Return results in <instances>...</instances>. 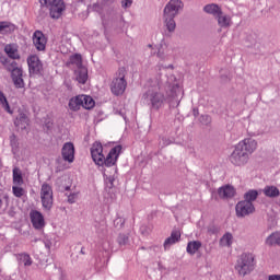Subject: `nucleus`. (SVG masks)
Listing matches in <instances>:
<instances>
[{"label": "nucleus", "mask_w": 280, "mask_h": 280, "mask_svg": "<svg viewBox=\"0 0 280 280\" xmlns=\"http://www.w3.org/2000/svg\"><path fill=\"white\" fill-rule=\"evenodd\" d=\"M121 150V144H117L110 149L106 156L104 155V145H102V142L95 141L90 149V153L95 165H98L100 167H104V165L105 167H113L114 165H117Z\"/></svg>", "instance_id": "f257e3e1"}, {"label": "nucleus", "mask_w": 280, "mask_h": 280, "mask_svg": "<svg viewBox=\"0 0 280 280\" xmlns=\"http://www.w3.org/2000/svg\"><path fill=\"white\" fill-rule=\"evenodd\" d=\"M257 150V142L253 138H245L240 141L235 147L233 152L230 154V163L234 167H244L248 165L250 161V154Z\"/></svg>", "instance_id": "f03ea898"}, {"label": "nucleus", "mask_w": 280, "mask_h": 280, "mask_svg": "<svg viewBox=\"0 0 280 280\" xmlns=\"http://www.w3.org/2000/svg\"><path fill=\"white\" fill-rule=\"evenodd\" d=\"M142 100L148 104L151 110H161L165 106L167 98L163 92V81L155 79L151 81V84L145 93L142 95Z\"/></svg>", "instance_id": "7ed1b4c3"}, {"label": "nucleus", "mask_w": 280, "mask_h": 280, "mask_svg": "<svg viewBox=\"0 0 280 280\" xmlns=\"http://www.w3.org/2000/svg\"><path fill=\"white\" fill-rule=\"evenodd\" d=\"M185 3L182 0H170L163 10V21L168 32H175L176 30V16L180 14Z\"/></svg>", "instance_id": "20e7f679"}, {"label": "nucleus", "mask_w": 280, "mask_h": 280, "mask_svg": "<svg viewBox=\"0 0 280 280\" xmlns=\"http://www.w3.org/2000/svg\"><path fill=\"white\" fill-rule=\"evenodd\" d=\"M235 270L241 277H246L255 270V256L250 253H243L237 259Z\"/></svg>", "instance_id": "39448f33"}, {"label": "nucleus", "mask_w": 280, "mask_h": 280, "mask_svg": "<svg viewBox=\"0 0 280 280\" xmlns=\"http://www.w3.org/2000/svg\"><path fill=\"white\" fill-rule=\"evenodd\" d=\"M128 82L126 81V69L120 68L117 72V77L113 79L110 83V91L113 95L119 96L126 93Z\"/></svg>", "instance_id": "423d86ee"}, {"label": "nucleus", "mask_w": 280, "mask_h": 280, "mask_svg": "<svg viewBox=\"0 0 280 280\" xmlns=\"http://www.w3.org/2000/svg\"><path fill=\"white\" fill-rule=\"evenodd\" d=\"M39 196L44 211H51L54 208V188L51 185L44 183L40 187Z\"/></svg>", "instance_id": "0eeeda50"}, {"label": "nucleus", "mask_w": 280, "mask_h": 280, "mask_svg": "<svg viewBox=\"0 0 280 280\" xmlns=\"http://www.w3.org/2000/svg\"><path fill=\"white\" fill-rule=\"evenodd\" d=\"M47 10H49L50 19H60L62 16V12L67 10V5H65V0H54L52 2L45 5Z\"/></svg>", "instance_id": "6e6552de"}, {"label": "nucleus", "mask_w": 280, "mask_h": 280, "mask_svg": "<svg viewBox=\"0 0 280 280\" xmlns=\"http://www.w3.org/2000/svg\"><path fill=\"white\" fill-rule=\"evenodd\" d=\"M27 66L30 75H43V61L36 55H31L27 57Z\"/></svg>", "instance_id": "1a4fd4ad"}, {"label": "nucleus", "mask_w": 280, "mask_h": 280, "mask_svg": "<svg viewBox=\"0 0 280 280\" xmlns=\"http://www.w3.org/2000/svg\"><path fill=\"white\" fill-rule=\"evenodd\" d=\"M237 218H246L250 213H255V205L248 201H238L235 207Z\"/></svg>", "instance_id": "9d476101"}, {"label": "nucleus", "mask_w": 280, "mask_h": 280, "mask_svg": "<svg viewBox=\"0 0 280 280\" xmlns=\"http://www.w3.org/2000/svg\"><path fill=\"white\" fill-rule=\"evenodd\" d=\"M31 222L36 231H43L45 229V217L38 210H32L30 212Z\"/></svg>", "instance_id": "9b49d317"}, {"label": "nucleus", "mask_w": 280, "mask_h": 280, "mask_svg": "<svg viewBox=\"0 0 280 280\" xmlns=\"http://www.w3.org/2000/svg\"><path fill=\"white\" fill-rule=\"evenodd\" d=\"M61 156L63 161L73 163L75 161V147L72 142H66L61 149Z\"/></svg>", "instance_id": "f8f14e48"}, {"label": "nucleus", "mask_w": 280, "mask_h": 280, "mask_svg": "<svg viewBox=\"0 0 280 280\" xmlns=\"http://www.w3.org/2000/svg\"><path fill=\"white\" fill-rule=\"evenodd\" d=\"M33 45L36 47L37 51H45L47 47V37L42 31H35L33 34Z\"/></svg>", "instance_id": "ddd939ff"}, {"label": "nucleus", "mask_w": 280, "mask_h": 280, "mask_svg": "<svg viewBox=\"0 0 280 280\" xmlns=\"http://www.w3.org/2000/svg\"><path fill=\"white\" fill-rule=\"evenodd\" d=\"M11 78L15 89H24L25 81H23V69L15 67L11 70Z\"/></svg>", "instance_id": "4468645a"}, {"label": "nucleus", "mask_w": 280, "mask_h": 280, "mask_svg": "<svg viewBox=\"0 0 280 280\" xmlns=\"http://www.w3.org/2000/svg\"><path fill=\"white\" fill-rule=\"evenodd\" d=\"M104 180H105V189L108 192V198L107 202H115L117 195L115 192H110V189L115 187V176L113 175H106L105 173L103 174Z\"/></svg>", "instance_id": "2eb2a0df"}, {"label": "nucleus", "mask_w": 280, "mask_h": 280, "mask_svg": "<svg viewBox=\"0 0 280 280\" xmlns=\"http://www.w3.org/2000/svg\"><path fill=\"white\" fill-rule=\"evenodd\" d=\"M218 196L221 200H231V198L235 197V188L231 185L221 186L218 189Z\"/></svg>", "instance_id": "dca6fc26"}, {"label": "nucleus", "mask_w": 280, "mask_h": 280, "mask_svg": "<svg viewBox=\"0 0 280 280\" xmlns=\"http://www.w3.org/2000/svg\"><path fill=\"white\" fill-rule=\"evenodd\" d=\"M74 75L79 84H84L89 80V69H86L84 66H81L80 68H77Z\"/></svg>", "instance_id": "f3484780"}, {"label": "nucleus", "mask_w": 280, "mask_h": 280, "mask_svg": "<svg viewBox=\"0 0 280 280\" xmlns=\"http://www.w3.org/2000/svg\"><path fill=\"white\" fill-rule=\"evenodd\" d=\"M180 242V232L178 230H173L171 236L164 241V250H168L170 246Z\"/></svg>", "instance_id": "a211bd4d"}, {"label": "nucleus", "mask_w": 280, "mask_h": 280, "mask_svg": "<svg viewBox=\"0 0 280 280\" xmlns=\"http://www.w3.org/2000/svg\"><path fill=\"white\" fill-rule=\"evenodd\" d=\"M206 14H211L214 19H218L219 14H222V8L215 3L206 4L203 7Z\"/></svg>", "instance_id": "6ab92c4d"}, {"label": "nucleus", "mask_w": 280, "mask_h": 280, "mask_svg": "<svg viewBox=\"0 0 280 280\" xmlns=\"http://www.w3.org/2000/svg\"><path fill=\"white\" fill-rule=\"evenodd\" d=\"M81 107H82V95H78L69 100L68 108H70V110H72L73 113H78V110H80Z\"/></svg>", "instance_id": "aec40b11"}, {"label": "nucleus", "mask_w": 280, "mask_h": 280, "mask_svg": "<svg viewBox=\"0 0 280 280\" xmlns=\"http://www.w3.org/2000/svg\"><path fill=\"white\" fill-rule=\"evenodd\" d=\"M202 248V242L200 241H190L187 244L186 252L188 255H196Z\"/></svg>", "instance_id": "412c9836"}, {"label": "nucleus", "mask_w": 280, "mask_h": 280, "mask_svg": "<svg viewBox=\"0 0 280 280\" xmlns=\"http://www.w3.org/2000/svg\"><path fill=\"white\" fill-rule=\"evenodd\" d=\"M72 65L74 67H77V69H80V67H83V65H82V55H80V54L71 55L69 57L68 61L66 62V66L71 67Z\"/></svg>", "instance_id": "4be33fe9"}, {"label": "nucleus", "mask_w": 280, "mask_h": 280, "mask_svg": "<svg viewBox=\"0 0 280 280\" xmlns=\"http://www.w3.org/2000/svg\"><path fill=\"white\" fill-rule=\"evenodd\" d=\"M262 194L266 196V198H279L280 190L277 188V186H265Z\"/></svg>", "instance_id": "5701e85b"}, {"label": "nucleus", "mask_w": 280, "mask_h": 280, "mask_svg": "<svg viewBox=\"0 0 280 280\" xmlns=\"http://www.w3.org/2000/svg\"><path fill=\"white\" fill-rule=\"evenodd\" d=\"M28 124H30V118H27V115L23 113H21L14 121V126H16L18 128H21L22 130H25Z\"/></svg>", "instance_id": "b1692460"}, {"label": "nucleus", "mask_w": 280, "mask_h": 280, "mask_svg": "<svg viewBox=\"0 0 280 280\" xmlns=\"http://www.w3.org/2000/svg\"><path fill=\"white\" fill-rule=\"evenodd\" d=\"M267 246H280V232L271 233L265 241Z\"/></svg>", "instance_id": "393cba45"}, {"label": "nucleus", "mask_w": 280, "mask_h": 280, "mask_svg": "<svg viewBox=\"0 0 280 280\" xmlns=\"http://www.w3.org/2000/svg\"><path fill=\"white\" fill-rule=\"evenodd\" d=\"M16 26L10 22H0V34H12Z\"/></svg>", "instance_id": "a878e982"}, {"label": "nucleus", "mask_w": 280, "mask_h": 280, "mask_svg": "<svg viewBox=\"0 0 280 280\" xmlns=\"http://www.w3.org/2000/svg\"><path fill=\"white\" fill-rule=\"evenodd\" d=\"M220 246L231 247L233 246V234L231 232H226L219 241Z\"/></svg>", "instance_id": "bb28decb"}, {"label": "nucleus", "mask_w": 280, "mask_h": 280, "mask_svg": "<svg viewBox=\"0 0 280 280\" xmlns=\"http://www.w3.org/2000/svg\"><path fill=\"white\" fill-rule=\"evenodd\" d=\"M19 264H23L25 268H28V266H32L34 264V260H32V256L27 253H22L18 255Z\"/></svg>", "instance_id": "cd10ccee"}, {"label": "nucleus", "mask_w": 280, "mask_h": 280, "mask_svg": "<svg viewBox=\"0 0 280 280\" xmlns=\"http://www.w3.org/2000/svg\"><path fill=\"white\" fill-rule=\"evenodd\" d=\"M13 185L21 186L23 183V172H21V168L14 167L13 168Z\"/></svg>", "instance_id": "c85d7f7f"}, {"label": "nucleus", "mask_w": 280, "mask_h": 280, "mask_svg": "<svg viewBox=\"0 0 280 280\" xmlns=\"http://www.w3.org/2000/svg\"><path fill=\"white\" fill-rule=\"evenodd\" d=\"M81 100L82 108H85V110H91L95 106V101L89 95H81Z\"/></svg>", "instance_id": "c756f323"}, {"label": "nucleus", "mask_w": 280, "mask_h": 280, "mask_svg": "<svg viewBox=\"0 0 280 280\" xmlns=\"http://www.w3.org/2000/svg\"><path fill=\"white\" fill-rule=\"evenodd\" d=\"M259 197V192L256 189H250L247 192L244 194V201L245 202H255L257 198Z\"/></svg>", "instance_id": "7c9ffc66"}, {"label": "nucleus", "mask_w": 280, "mask_h": 280, "mask_svg": "<svg viewBox=\"0 0 280 280\" xmlns=\"http://www.w3.org/2000/svg\"><path fill=\"white\" fill-rule=\"evenodd\" d=\"M215 19L218 20V25H220L223 28H226L231 25V16L229 15L219 14L217 15Z\"/></svg>", "instance_id": "2f4dec72"}, {"label": "nucleus", "mask_w": 280, "mask_h": 280, "mask_svg": "<svg viewBox=\"0 0 280 280\" xmlns=\"http://www.w3.org/2000/svg\"><path fill=\"white\" fill-rule=\"evenodd\" d=\"M10 145L13 154H19L20 144H19V138H16V135L10 136Z\"/></svg>", "instance_id": "473e14b6"}, {"label": "nucleus", "mask_w": 280, "mask_h": 280, "mask_svg": "<svg viewBox=\"0 0 280 280\" xmlns=\"http://www.w3.org/2000/svg\"><path fill=\"white\" fill-rule=\"evenodd\" d=\"M0 104L1 106L4 107V110H7V113H10L12 115V110L10 109V103H8V98L5 97V94H3L0 91Z\"/></svg>", "instance_id": "72a5a7b5"}, {"label": "nucleus", "mask_w": 280, "mask_h": 280, "mask_svg": "<svg viewBox=\"0 0 280 280\" xmlns=\"http://www.w3.org/2000/svg\"><path fill=\"white\" fill-rule=\"evenodd\" d=\"M12 191L15 198H23V196H25V190L21 186H16V185L12 186Z\"/></svg>", "instance_id": "f704fd0d"}, {"label": "nucleus", "mask_w": 280, "mask_h": 280, "mask_svg": "<svg viewBox=\"0 0 280 280\" xmlns=\"http://www.w3.org/2000/svg\"><path fill=\"white\" fill-rule=\"evenodd\" d=\"M119 246H126L128 244V236L126 234H119L117 237Z\"/></svg>", "instance_id": "c9c22d12"}, {"label": "nucleus", "mask_w": 280, "mask_h": 280, "mask_svg": "<svg viewBox=\"0 0 280 280\" xmlns=\"http://www.w3.org/2000/svg\"><path fill=\"white\" fill-rule=\"evenodd\" d=\"M104 266H108V258L102 262V257H96L95 267L96 268H104Z\"/></svg>", "instance_id": "e433bc0d"}, {"label": "nucleus", "mask_w": 280, "mask_h": 280, "mask_svg": "<svg viewBox=\"0 0 280 280\" xmlns=\"http://www.w3.org/2000/svg\"><path fill=\"white\" fill-rule=\"evenodd\" d=\"M56 164H57L56 172H63V170H67V166H65V164H62L61 158H58L56 160Z\"/></svg>", "instance_id": "4c0bfd02"}, {"label": "nucleus", "mask_w": 280, "mask_h": 280, "mask_svg": "<svg viewBox=\"0 0 280 280\" xmlns=\"http://www.w3.org/2000/svg\"><path fill=\"white\" fill-rule=\"evenodd\" d=\"M78 192H71L70 195H68V202L69 205H75L77 200H78Z\"/></svg>", "instance_id": "58836bf2"}, {"label": "nucleus", "mask_w": 280, "mask_h": 280, "mask_svg": "<svg viewBox=\"0 0 280 280\" xmlns=\"http://www.w3.org/2000/svg\"><path fill=\"white\" fill-rule=\"evenodd\" d=\"M120 5L122 10H128V8H132V0H121Z\"/></svg>", "instance_id": "ea45409f"}, {"label": "nucleus", "mask_w": 280, "mask_h": 280, "mask_svg": "<svg viewBox=\"0 0 280 280\" xmlns=\"http://www.w3.org/2000/svg\"><path fill=\"white\" fill-rule=\"evenodd\" d=\"M162 145H163V148H167V145H172V140H170V138L163 137Z\"/></svg>", "instance_id": "a19ab883"}, {"label": "nucleus", "mask_w": 280, "mask_h": 280, "mask_svg": "<svg viewBox=\"0 0 280 280\" xmlns=\"http://www.w3.org/2000/svg\"><path fill=\"white\" fill-rule=\"evenodd\" d=\"M158 58H161V60H163L165 58V52L163 51V47L160 46L158 48V54H156Z\"/></svg>", "instance_id": "79ce46f5"}, {"label": "nucleus", "mask_w": 280, "mask_h": 280, "mask_svg": "<svg viewBox=\"0 0 280 280\" xmlns=\"http://www.w3.org/2000/svg\"><path fill=\"white\" fill-rule=\"evenodd\" d=\"M201 121L203 122V124H211V116H209V115H202L201 116Z\"/></svg>", "instance_id": "37998d69"}, {"label": "nucleus", "mask_w": 280, "mask_h": 280, "mask_svg": "<svg viewBox=\"0 0 280 280\" xmlns=\"http://www.w3.org/2000/svg\"><path fill=\"white\" fill-rule=\"evenodd\" d=\"M171 89V96L174 97L176 95V89H178V84L168 85Z\"/></svg>", "instance_id": "c03bdc74"}, {"label": "nucleus", "mask_w": 280, "mask_h": 280, "mask_svg": "<svg viewBox=\"0 0 280 280\" xmlns=\"http://www.w3.org/2000/svg\"><path fill=\"white\" fill-rule=\"evenodd\" d=\"M102 248H103L104 253H106L108 255V250H110V243L107 242V246H106V243H103Z\"/></svg>", "instance_id": "a18cd8bd"}, {"label": "nucleus", "mask_w": 280, "mask_h": 280, "mask_svg": "<svg viewBox=\"0 0 280 280\" xmlns=\"http://www.w3.org/2000/svg\"><path fill=\"white\" fill-rule=\"evenodd\" d=\"M119 222H120V226H124L125 221H124V219H121V218L116 219V220L114 221V224H119Z\"/></svg>", "instance_id": "49530a36"}, {"label": "nucleus", "mask_w": 280, "mask_h": 280, "mask_svg": "<svg viewBox=\"0 0 280 280\" xmlns=\"http://www.w3.org/2000/svg\"><path fill=\"white\" fill-rule=\"evenodd\" d=\"M51 2H54V0H39V3H42V5H45V7Z\"/></svg>", "instance_id": "de8ad7c7"}, {"label": "nucleus", "mask_w": 280, "mask_h": 280, "mask_svg": "<svg viewBox=\"0 0 280 280\" xmlns=\"http://www.w3.org/2000/svg\"><path fill=\"white\" fill-rule=\"evenodd\" d=\"M92 10H94V12H100L101 10L100 4L97 3L93 4Z\"/></svg>", "instance_id": "09e8293b"}, {"label": "nucleus", "mask_w": 280, "mask_h": 280, "mask_svg": "<svg viewBox=\"0 0 280 280\" xmlns=\"http://www.w3.org/2000/svg\"><path fill=\"white\" fill-rule=\"evenodd\" d=\"M268 280H280V276H269Z\"/></svg>", "instance_id": "8fccbe9b"}, {"label": "nucleus", "mask_w": 280, "mask_h": 280, "mask_svg": "<svg viewBox=\"0 0 280 280\" xmlns=\"http://www.w3.org/2000/svg\"><path fill=\"white\" fill-rule=\"evenodd\" d=\"M103 3H114L115 0H102Z\"/></svg>", "instance_id": "3c124183"}, {"label": "nucleus", "mask_w": 280, "mask_h": 280, "mask_svg": "<svg viewBox=\"0 0 280 280\" xmlns=\"http://www.w3.org/2000/svg\"><path fill=\"white\" fill-rule=\"evenodd\" d=\"M162 68H163V69H174V65H168V66H166V67H163V66H162Z\"/></svg>", "instance_id": "603ef678"}, {"label": "nucleus", "mask_w": 280, "mask_h": 280, "mask_svg": "<svg viewBox=\"0 0 280 280\" xmlns=\"http://www.w3.org/2000/svg\"><path fill=\"white\" fill-rule=\"evenodd\" d=\"M192 115H194L195 117H198V109L194 108V109H192Z\"/></svg>", "instance_id": "864d4df0"}, {"label": "nucleus", "mask_w": 280, "mask_h": 280, "mask_svg": "<svg viewBox=\"0 0 280 280\" xmlns=\"http://www.w3.org/2000/svg\"><path fill=\"white\" fill-rule=\"evenodd\" d=\"M80 254L81 255H86V252L84 250V247L81 248Z\"/></svg>", "instance_id": "5fc2aeb1"}, {"label": "nucleus", "mask_w": 280, "mask_h": 280, "mask_svg": "<svg viewBox=\"0 0 280 280\" xmlns=\"http://www.w3.org/2000/svg\"><path fill=\"white\" fill-rule=\"evenodd\" d=\"M1 207H3V200L1 199V196H0V209Z\"/></svg>", "instance_id": "6e6d98bb"}, {"label": "nucleus", "mask_w": 280, "mask_h": 280, "mask_svg": "<svg viewBox=\"0 0 280 280\" xmlns=\"http://www.w3.org/2000/svg\"><path fill=\"white\" fill-rule=\"evenodd\" d=\"M70 189H71L70 186H67V187H66V191H69Z\"/></svg>", "instance_id": "4d7b16f0"}, {"label": "nucleus", "mask_w": 280, "mask_h": 280, "mask_svg": "<svg viewBox=\"0 0 280 280\" xmlns=\"http://www.w3.org/2000/svg\"><path fill=\"white\" fill-rule=\"evenodd\" d=\"M120 21H122V23H124V15L120 16Z\"/></svg>", "instance_id": "13d9d810"}, {"label": "nucleus", "mask_w": 280, "mask_h": 280, "mask_svg": "<svg viewBox=\"0 0 280 280\" xmlns=\"http://www.w3.org/2000/svg\"><path fill=\"white\" fill-rule=\"evenodd\" d=\"M209 232H210V233H215V231H211V230H209Z\"/></svg>", "instance_id": "bf43d9fd"}, {"label": "nucleus", "mask_w": 280, "mask_h": 280, "mask_svg": "<svg viewBox=\"0 0 280 280\" xmlns=\"http://www.w3.org/2000/svg\"><path fill=\"white\" fill-rule=\"evenodd\" d=\"M13 65H16V62H13Z\"/></svg>", "instance_id": "052dcab7"}, {"label": "nucleus", "mask_w": 280, "mask_h": 280, "mask_svg": "<svg viewBox=\"0 0 280 280\" xmlns=\"http://www.w3.org/2000/svg\"><path fill=\"white\" fill-rule=\"evenodd\" d=\"M4 198H8V196H4Z\"/></svg>", "instance_id": "680f3d73"}]
</instances>
